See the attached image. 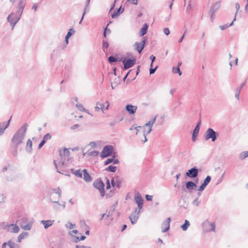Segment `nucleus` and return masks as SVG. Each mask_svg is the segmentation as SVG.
<instances>
[{
    "mask_svg": "<svg viewBox=\"0 0 248 248\" xmlns=\"http://www.w3.org/2000/svg\"><path fill=\"white\" fill-rule=\"evenodd\" d=\"M170 221V217H168L163 222V223L161 224L162 232H165L169 230Z\"/></svg>",
    "mask_w": 248,
    "mask_h": 248,
    "instance_id": "obj_14",
    "label": "nucleus"
},
{
    "mask_svg": "<svg viewBox=\"0 0 248 248\" xmlns=\"http://www.w3.org/2000/svg\"><path fill=\"white\" fill-rule=\"evenodd\" d=\"M208 225L211 227L210 229H209L208 231L209 232H215V228H216V225L215 223L213 222L212 223H210L209 222H208Z\"/></svg>",
    "mask_w": 248,
    "mask_h": 248,
    "instance_id": "obj_44",
    "label": "nucleus"
},
{
    "mask_svg": "<svg viewBox=\"0 0 248 248\" xmlns=\"http://www.w3.org/2000/svg\"><path fill=\"white\" fill-rule=\"evenodd\" d=\"M76 248H91V247L85 246H76Z\"/></svg>",
    "mask_w": 248,
    "mask_h": 248,
    "instance_id": "obj_64",
    "label": "nucleus"
},
{
    "mask_svg": "<svg viewBox=\"0 0 248 248\" xmlns=\"http://www.w3.org/2000/svg\"><path fill=\"white\" fill-rule=\"evenodd\" d=\"M20 16L16 15L14 13H12L7 17V20L10 22L11 25L12 26V29H13L15 26L16 25L17 22L20 19Z\"/></svg>",
    "mask_w": 248,
    "mask_h": 248,
    "instance_id": "obj_4",
    "label": "nucleus"
},
{
    "mask_svg": "<svg viewBox=\"0 0 248 248\" xmlns=\"http://www.w3.org/2000/svg\"><path fill=\"white\" fill-rule=\"evenodd\" d=\"M156 116L152 119L151 120L149 121L147 123H146L145 125L146 126H149V128H152V126L154 123L155 122Z\"/></svg>",
    "mask_w": 248,
    "mask_h": 248,
    "instance_id": "obj_35",
    "label": "nucleus"
},
{
    "mask_svg": "<svg viewBox=\"0 0 248 248\" xmlns=\"http://www.w3.org/2000/svg\"><path fill=\"white\" fill-rule=\"evenodd\" d=\"M14 150L12 151V154L14 156H16L17 155V147H15L13 146Z\"/></svg>",
    "mask_w": 248,
    "mask_h": 248,
    "instance_id": "obj_56",
    "label": "nucleus"
},
{
    "mask_svg": "<svg viewBox=\"0 0 248 248\" xmlns=\"http://www.w3.org/2000/svg\"><path fill=\"white\" fill-rule=\"evenodd\" d=\"M193 9V6H192L190 1H189L188 2V4L187 6L186 9V12L187 13H189L190 11H191Z\"/></svg>",
    "mask_w": 248,
    "mask_h": 248,
    "instance_id": "obj_46",
    "label": "nucleus"
},
{
    "mask_svg": "<svg viewBox=\"0 0 248 248\" xmlns=\"http://www.w3.org/2000/svg\"><path fill=\"white\" fill-rule=\"evenodd\" d=\"M112 217V213L110 212V211H109L107 215H106V214H102V217H101V218L100 219V220H102L103 219V218L105 217Z\"/></svg>",
    "mask_w": 248,
    "mask_h": 248,
    "instance_id": "obj_47",
    "label": "nucleus"
},
{
    "mask_svg": "<svg viewBox=\"0 0 248 248\" xmlns=\"http://www.w3.org/2000/svg\"><path fill=\"white\" fill-rule=\"evenodd\" d=\"M186 29L185 30L183 35H182V36L178 40V43H181L183 41V39H184V38L185 37V34H186Z\"/></svg>",
    "mask_w": 248,
    "mask_h": 248,
    "instance_id": "obj_60",
    "label": "nucleus"
},
{
    "mask_svg": "<svg viewBox=\"0 0 248 248\" xmlns=\"http://www.w3.org/2000/svg\"><path fill=\"white\" fill-rule=\"evenodd\" d=\"M6 245H8L10 248H19V246L18 245L15 243L12 240H9L7 242H5Z\"/></svg>",
    "mask_w": 248,
    "mask_h": 248,
    "instance_id": "obj_29",
    "label": "nucleus"
},
{
    "mask_svg": "<svg viewBox=\"0 0 248 248\" xmlns=\"http://www.w3.org/2000/svg\"><path fill=\"white\" fill-rule=\"evenodd\" d=\"M11 118L8 121L7 124L5 125V123H0V135H2L5 130L8 127Z\"/></svg>",
    "mask_w": 248,
    "mask_h": 248,
    "instance_id": "obj_18",
    "label": "nucleus"
},
{
    "mask_svg": "<svg viewBox=\"0 0 248 248\" xmlns=\"http://www.w3.org/2000/svg\"><path fill=\"white\" fill-rule=\"evenodd\" d=\"M105 170L108 171L114 172L116 170V167L112 165H110L109 166L106 168Z\"/></svg>",
    "mask_w": 248,
    "mask_h": 248,
    "instance_id": "obj_41",
    "label": "nucleus"
},
{
    "mask_svg": "<svg viewBox=\"0 0 248 248\" xmlns=\"http://www.w3.org/2000/svg\"><path fill=\"white\" fill-rule=\"evenodd\" d=\"M75 32V30H74L72 28L70 29L66 35L65 37V42L66 44H68V39L69 37L72 36L73 34H74Z\"/></svg>",
    "mask_w": 248,
    "mask_h": 248,
    "instance_id": "obj_23",
    "label": "nucleus"
},
{
    "mask_svg": "<svg viewBox=\"0 0 248 248\" xmlns=\"http://www.w3.org/2000/svg\"><path fill=\"white\" fill-rule=\"evenodd\" d=\"M59 155L60 157V164L61 166L60 169L62 170V168H63L64 166H66V162H68L69 160V158L66 156V155L65 154H63V150H60L59 151Z\"/></svg>",
    "mask_w": 248,
    "mask_h": 248,
    "instance_id": "obj_7",
    "label": "nucleus"
},
{
    "mask_svg": "<svg viewBox=\"0 0 248 248\" xmlns=\"http://www.w3.org/2000/svg\"><path fill=\"white\" fill-rule=\"evenodd\" d=\"M207 185H206V184H205L204 183H202L201 186L199 187V189H198V190L200 191H203L205 188L206 187V186H207Z\"/></svg>",
    "mask_w": 248,
    "mask_h": 248,
    "instance_id": "obj_52",
    "label": "nucleus"
},
{
    "mask_svg": "<svg viewBox=\"0 0 248 248\" xmlns=\"http://www.w3.org/2000/svg\"><path fill=\"white\" fill-rule=\"evenodd\" d=\"M152 129L151 128H149L148 130L146 132L144 131L143 136L144 137V140H142L143 143H145L147 141V139L146 138L147 135L148 134H149V133H150V132L152 131Z\"/></svg>",
    "mask_w": 248,
    "mask_h": 248,
    "instance_id": "obj_39",
    "label": "nucleus"
},
{
    "mask_svg": "<svg viewBox=\"0 0 248 248\" xmlns=\"http://www.w3.org/2000/svg\"><path fill=\"white\" fill-rule=\"evenodd\" d=\"M140 213V210L136 208L135 211L129 216V218L132 224H134L136 223V221L139 218Z\"/></svg>",
    "mask_w": 248,
    "mask_h": 248,
    "instance_id": "obj_11",
    "label": "nucleus"
},
{
    "mask_svg": "<svg viewBox=\"0 0 248 248\" xmlns=\"http://www.w3.org/2000/svg\"><path fill=\"white\" fill-rule=\"evenodd\" d=\"M146 41L147 39L146 37H144L142 42L140 43L137 42L134 44V48L139 52V54H140L144 49Z\"/></svg>",
    "mask_w": 248,
    "mask_h": 248,
    "instance_id": "obj_9",
    "label": "nucleus"
},
{
    "mask_svg": "<svg viewBox=\"0 0 248 248\" xmlns=\"http://www.w3.org/2000/svg\"><path fill=\"white\" fill-rule=\"evenodd\" d=\"M186 188L189 190L193 189L197 186L196 184L192 181L187 182L186 184Z\"/></svg>",
    "mask_w": 248,
    "mask_h": 248,
    "instance_id": "obj_25",
    "label": "nucleus"
},
{
    "mask_svg": "<svg viewBox=\"0 0 248 248\" xmlns=\"http://www.w3.org/2000/svg\"><path fill=\"white\" fill-rule=\"evenodd\" d=\"M115 157V154L112 156V158H108L104 163L105 165H108L110 163H113L114 164H117L119 163L118 159H114Z\"/></svg>",
    "mask_w": 248,
    "mask_h": 248,
    "instance_id": "obj_17",
    "label": "nucleus"
},
{
    "mask_svg": "<svg viewBox=\"0 0 248 248\" xmlns=\"http://www.w3.org/2000/svg\"><path fill=\"white\" fill-rule=\"evenodd\" d=\"M76 106L77 108L80 111H83V110L84 109L83 106L81 104H77Z\"/></svg>",
    "mask_w": 248,
    "mask_h": 248,
    "instance_id": "obj_51",
    "label": "nucleus"
},
{
    "mask_svg": "<svg viewBox=\"0 0 248 248\" xmlns=\"http://www.w3.org/2000/svg\"><path fill=\"white\" fill-rule=\"evenodd\" d=\"M65 226L70 229H72L75 226V224H73L70 222H68V223L65 225Z\"/></svg>",
    "mask_w": 248,
    "mask_h": 248,
    "instance_id": "obj_53",
    "label": "nucleus"
},
{
    "mask_svg": "<svg viewBox=\"0 0 248 248\" xmlns=\"http://www.w3.org/2000/svg\"><path fill=\"white\" fill-rule=\"evenodd\" d=\"M134 201L138 205V209L141 210L143 207V200L140 193H138L134 196Z\"/></svg>",
    "mask_w": 248,
    "mask_h": 248,
    "instance_id": "obj_10",
    "label": "nucleus"
},
{
    "mask_svg": "<svg viewBox=\"0 0 248 248\" xmlns=\"http://www.w3.org/2000/svg\"><path fill=\"white\" fill-rule=\"evenodd\" d=\"M247 157H248V151L242 152L239 155V158L241 160H244Z\"/></svg>",
    "mask_w": 248,
    "mask_h": 248,
    "instance_id": "obj_34",
    "label": "nucleus"
},
{
    "mask_svg": "<svg viewBox=\"0 0 248 248\" xmlns=\"http://www.w3.org/2000/svg\"><path fill=\"white\" fill-rule=\"evenodd\" d=\"M54 220H42L41 221V223L43 224L44 225V228L45 229H47L49 227L52 225L53 222Z\"/></svg>",
    "mask_w": 248,
    "mask_h": 248,
    "instance_id": "obj_21",
    "label": "nucleus"
},
{
    "mask_svg": "<svg viewBox=\"0 0 248 248\" xmlns=\"http://www.w3.org/2000/svg\"><path fill=\"white\" fill-rule=\"evenodd\" d=\"M145 199L148 201H152L153 199V196L149 195H145Z\"/></svg>",
    "mask_w": 248,
    "mask_h": 248,
    "instance_id": "obj_61",
    "label": "nucleus"
},
{
    "mask_svg": "<svg viewBox=\"0 0 248 248\" xmlns=\"http://www.w3.org/2000/svg\"><path fill=\"white\" fill-rule=\"evenodd\" d=\"M27 219L26 218H22L19 223V225L22 229L24 230H30L32 227V223L29 222L26 224Z\"/></svg>",
    "mask_w": 248,
    "mask_h": 248,
    "instance_id": "obj_13",
    "label": "nucleus"
},
{
    "mask_svg": "<svg viewBox=\"0 0 248 248\" xmlns=\"http://www.w3.org/2000/svg\"><path fill=\"white\" fill-rule=\"evenodd\" d=\"M200 129L195 127L192 133V140L193 141H195L199 132Z\"/></svg>",
    "mask_w": 248,
    "mask_h": 248,
    "instance_id": "obj_30",
    "label": "nucleus"
},
{
    "mask_svg": "<svg viewBox=\"0 0 248 248\" xmlns=\"http://www.w3.org/2000/svg\"><path fill=\"white\" fill-rule=\"evenodd\" d=\"M200 203V201H199L198 200V198L197 199H196L195 200H194L193 202H192V204L194 205H195L196 206H199V204Z\"/></svg>",
    "mask_w": 248,
    "mask_h": 248,
    "instance_id": "obj_55",
    "label": "nucleus"
},
{
    "mask_svg": "<svg viewBox=\"0 0 248 248\" xmlns=\"http://www.w3.org/2000/svg\"><path fill=\"white\" fill-rule=\"evenodd\" d=\"M90 0H87V1H86V6L84 8V12H83V13L82 14V17H81V19L79 22V24H80L84 18V16L86 13V11L87 10V7H88L89 6V3H90Z\"/></svg>",
    "mask_w": 248,
    "mask_h": 248,
    "instance_id": "obj_38",
    "label": "nucleus"
},
{
    "mask_svg": "<svg viewBox=\"0 0 248 248\" xmlns=\"http://www.w3.org/2000/svg\"><path fill=\"white\" fill-rule=\"evenodd\" d=\"M45 140H42V141L39 143L38 145V149H41L42 146L46 143Z\"/></svg>",
    "mask_w": 248,
    "mask_h": 248,
    "instance_id": "obj_62",
    "label": "nucleus"
},
{
    "mask_svg": "<svg viewBox=\"0 0 248 248\" xmlns=\"http://www.w3.org/2000/svg\"><path fill=\"white\" fill-rule=\"evenodd\" d=\"M26 150L29 153H31L32 150V141L28 139L26 143Z\"/></svg>",
    "mask_w": 248,
    "mask_h": 248,
    "instance_id": "obj_27",
    "label": "nucleus"
},
{
    "mask_svg": "<svg viewBox=\"0 0 248 248\" xmlns=\"http://www.w3.org/2000/svg\"><path fill=\"white\" fill-rule=\"evenodd\" d=\"M136 60L135 58L133 59H126L124 58L123 60V63L124 64V69H127L129 68L132 67L136 63Z\"/></svg>",
    "mask_w": 248,
    "mask_h": 248,
    "instance_id": "obj_8",
    "label": "nucleus"
},
{
    "mask_svg": "<svg viewBox=\"0 0 248 248\" xmlns=\"http://www.w3.org/2000/svg\"><path fill=\"white\" fill-rule=\"evenodd\" d=\"M27 126L28 124L27 123L24 124L14 135L11 140L13 146L17 147L19 145L23 143V140L25 137Z\"/></svg>",
    "mask_w": 248,
    "mask_h": 248,
    "instance_id": "obj_1",
    "label": "nucleus"
},
{
    "mask_svg": "<svg viewBox=\"0 0 248 248\" xmlns=\"http://www.w3.org/2000/svg\"><path fill=\"white\" fill-rule=\"evenodd\" d=\"M63 154H65L66 155V156H67L69 158V155H70V151L68 149L64 148L63 150Z\"/></svg>",
    "mask_w": 248,
    "mask_h": 248,
    "instance_id": "obj_54",
    "label": "nucleus"
},
{
    "mask_svg": "<svg viewBox=\"0 0 248 248\" xmlns=\"http://www.w3.org/2000/svg\"><path fill=\"white\" fill-rule=\"evenodd\" d=\"M211 180V177L210 176H207L205 179H204L203 181V183L206 184V185H208V184L209 183Z\"/></svg>",
    "mask_w": 248,
    "mask_h": 248,
    "instance_id": "obj_49",
    "label": "nucleus"
},
{
    "mask_svg": "<svg viewBox=\"0 0 248 248\" xmlns=\"http://www.w3.org/2000/svg\"><path fill=\"white\" fill-rule=\"evenodd\" d=\"M79 124H75L71 127V129L72 130H75V129L78 128V127H79Z\"/></svg>",
    "mask_w": 248,
    "mask_h": 248,
    "instance_id": "obj_63",
    "label": "nucleus"
},
{
    "mask_svg": "<svg viewBox=\"0 0 248 248\" xmlns=\"http://www.w3.org/2000/svg\"><path fill=\"white\" fill-rule=\"evenodd\" d=\"M82 172H83L84 180L87 182H91L92 181V178L90 175L89 174V173L87 172V170H83Z\"/></svg>",
    "mask_w": 248,
    "mask_h": 248,
    "instance_id": "obj_20",
    "label": "nucleus"
},
{
    "mask_svg": "<svg viewBox=\"0 0 248 248\" xmlns=\"http://www.w3.org/2000/svg\"><path fill=\"white\" fill-rule=\"evenodd\" d=\"M8 231L11 232L17 233L19 231V227L13 224H10L8 227Z\"/></svg>",
    "mask_w": 248,
    "mask_h": 248,
    "instance_id": "obj_19",
    "label": "nucleus"
},
{
    "mask_svg": "<svg viewBox=\"0 0 248 248\" xmlns=\"http://www.w3.org/2000/svg\"><path fill=\"white\" fill-rule=\"evenodd\" d=\"M235 8H236V12L235 14V16H236L238 13V10L240 9V4L238 2H236L235 3Z\"/></svg>",
    "mask_w": 248,
    "mask_h": 248,
    "instance_id": "obj_57",
    "label": "nucleus"
},
{
    "mask_svg": "<svg viewBox=\"0 0 248 248\" xmlns=\"http://www.w3.org/2000/svg\"><path fill=\"white\" fill-rule=\"evenodd\" d=\"M218 136L217 132L212 128H208L204 133V140L207 141L211 139L212 142H215Z\"/></svg>",
    "mask_w": 248,
    "mask_h": 248,
    "instance_id": "obj_3",
    "label": "nucleus"
},
{
    "mask_svg": "<svg viewBox=\"0 0 248 248\" xmlns=\"http://www.w3.org/2000/svg\"><path fill=\"white\" fill-rule=\"evenodd\" d=\"M235 20H236L235 16H234L233 20L230 24H226L224 25H220V26H219V27L221 30H225L227 29L229 27L232 26L233 25V22Z\"/></svg>",
    "mask_w": 248,
    "mask_h": 248,
    "instance_id": "obj_31",
    "label": "nucleus"
},
{
    "mask_svg": "<svg viewBox=\"0 0 248 248\" xmlns=\"http://www.w3.org/2000/svg\"><path fill=\"white\" fill-rule=\"evenodd\" d=\"M240 88H236L235 90V97L238 101H239L240 99V93L241 91Z\"/></svg>",
    "mask_w": 248,
    "mask_h": 248,
    "instance_id": "obj_40",
    "label": "nucleus"
},
{
    "mask_svg": "<svg viewBox=\"0 0 248 248\" xmlns=\"http://www.w3.org/2000/svg\"><path fill=\"white\" fill-rule=\"evenodd\" d=\"M124 11V8L122 9V6L120 7L116 11H115L112 15L111 17L113 18H116Z\"/></svg>",
    "mask_w": 248,
    "mask_h": 248,
    "instance_id": "obj_22",
    "label": "nucleus"
},
{
    "mask_svg": "<svg viewBox=\"0 0 248 248\" xmlns=\"http://www.w3.org/2000/svg\"><path fill=\"white\" fill-rule=\"evenodd\" d=\"M28 234V232H22L18 236L17 242H20L22 239H23L25 236H27Z\"/></svg>",
    "mask_w": 248,
    "mask_h": 248,
    "instance_id": "obj_37",
    "label": "nucleus"
},
{
    "mask_svg": "<svg viewBox=\"0 0 248 248\" xmlns=\"http://www.w3.org/2000/svg\"><path fill=\"white\" fill-rule=\"evenodd\" d=\"M53 162H54V164L55 165V168H56V169L57 170V171L58 173H61V174H63V173L62 171H61L60 170H61L62 171H63V169L65 168V166H64L63 168H62V170L60 169V168L58 169V165H57V163L56 162V161L55 160H54ZM60 168H61V167Z\"/></svg>",
    "mask_w": 248,
    "mask_h": 248,
    "instance_id": "obj_45",
    "label": "nucleus"
},
{
    "mask_svg": "<svg viewBox=\"0 0 248 248\" xmlns=\"http://www.w3.org/2000/svg\"><path fill=\"white\" fill-rule=\"evenodd\" d=\"M98 154H99V152L98 151H92V152H90L88 153V155L90 156H95L98 155Z\"/></svg>",
    "mask_w": 248,
    "mask_h": 248,
    "instance_id": "obj_48",
    "label": "nucleus"
},
{
    "mask_svg": "<svg viewBox=\"0 0 248 248\" xmlns=\"http://www.w3.org/2000/svg\"><path fill=\"white\" fill-rule=\"evenodd\" d=\"M51 138V136L49 133H47L46 134L44 137H43V140H45V141L46 142V141L50 139Z\"/></svg>",
    "mask_w": 248,
    "mask_h": 248,
    "instance_id": "obj_50",
    "label": "nucleus"
},
{
    "mask_svg": "<svg viewBox=\"0 0 248 248\" xmlns=\"http://www.w3.org/2000/svg\"><path fill=\"white\" fill-rule=\"evenodd\" d=\"M220 2L217 1L212 5L210 10L213 11V13H215L220 8Z\"/></svg>",
    "mask_w": 248,
    "mask_h": 248,
    "instance_id": "obj_24",
    "label": "nucleus"
},
{
    "mask_svg": "<svg viewBox=\"0 0 248 248\" xmlns=\"http://www.w3.org/2000/svg\"><path fill=\"white\" fill-rule=\"evenodd\" d=\"M71 171L73 174H75L77 177H78L79 178H81L82 177V173L80 170H75L74 169H71Z\"/></svg>",
    "mask_w": 248,
    "mask_h": 248,
    "instance_id": "obj_28",
    "label": "nucleus"
},
{
    "mask_svg": "<svg viewBox=\"0 0 248 248\" xmlns=\"http://www.w3.org/2000/svg\"><path fill=\"white\" fill-rule=\"evenodd\" d=\"M199 170L196 167H194L188 170L186 173V176L190 178H195L198 175Z\"/></svg>",
    "mask_w": 248,
    "mask_h": 248,
    "instance_id": "obj_12",
    "label": "nucleus"
},
{
    "mask_svg": "<svg viewBox=\"0 0 248 248\" xmlns=\"http://www.w3.org/2000/svg\"><path fill=\"white\" fill-rule=\"evenodd\" d=\"M163 32L164 34L166 35H168L170 34V30L168 28H165L163 29Z\"/></svg>",
    "mask_w": 248,
    "mask_h": 248,
    "instance_id": "obj_59",
    "label": "nucleus"
},
{
    "mask_svg": "<svg viewBox=\"0 0 248 248\" xmlns=\"http://www.w3.org/2000/svg\"><path fill=\"white\" fill-rule=\"evenodd\" d=\"M148 28V25L147 23H145L143 24L140 31V36H143L145 34H146L147 30Z\"/></svg>",
    "mask_w": 248,
    "mask_h": 248,
    "instance_id": "obj_26",
    "label": "nucleus"
},
{
    "mask_svg": "<svg viewBox=\"0 0 248 248\" xmlns=\"http://www.w3.org/2000/svg\"><path fill=\"white\" fill-rule=\"evenodd\" d=\"M137 109V107L136 106H133L131 104H128L125 107L126 110L130 114H134Z\"/></svg>",
    "mask_w": 248,
    "mask_h": 248,
    "instance_id": "obj_16",
    "label": "nucleus"
},
{
    "mask_svg": "<svg viewBox=\"0 0 248 248\" xmlns=\"http://www.w3.org/2000/svg\"><path fill=\"white\" fill-rule=\"evenodd\" d=\"M157 68V66H155V68H150V69L149 70L150 74L152 75V74H154L155 72V71L156 70Z\"/></svg>",
    "mask_w": 248,
    "mask_h": 248,
    "instance_id": "obj_58",
    "label": "nucleus"
},
{
    "mask_svg": "<svg viewBox=\"0 0 248 248\" xmlns=\"http://www.w3.org/2000/svg\"><path fill=\"white\" fill-rule=\"evenodd\" d=\"M109 44L106 41H103L102 43V49L104 52H106L108 48Z\"/></svg>",
    "mask_w": 248,
    "mask_h": 248,
    "instance_id": "obj_36",
    "label": "nucleus"
},
{
    "mask_svg": "<svg viewBox=\"0 0 248 248\" xmlns=\"http://www.w3.org/2000/svg\"><path fill=\"white\" fill-rule=\"evenodd\" d=\"M25 6V2L24 0H20L18 6V10L17 11L16 15L19 16L20 17L23 13L24 7Z\"/></svg>",
    "mask_w": 248,
    "mask_h": 248,
    "instance_id": "obj_15",
    "label": "nucleus"
},
{
    "mask_svg": "<svg viewBox=\"0 0 248 248\" xmlns=\"http://www.w3.org/2000/svg\"><path fill=\"white\" fill-rule=\"evenodd\" d=\"M62 191L60 187L57 189H53L52 190L50 195V201L56 205H54V208L58 209L59 207L61 206V204L59 202V200L61 197Z\"/></svg>",
    "mask_w": 248,
    "mask_h": 248,
    "instance_id": "obj_2",
    "label": "nucleus"
},
{
    "mask_svg": "<svg viewBox=\"0 0 248 248\" xmlns=\"http://www.w3.org/2000/svg\"><path fill=\"white\" fill-rule=\"evenodd\" d=\"M123 60V58L119 59L116 58L113 56H110L108 58V61L109 63H112L114 62H117L119 61H121Z\"/></svg>",
    "mask_w": 248,
    "mask_h": 248,
    "instance_id": "obj_32",
    "label": "nucleus"
},
{
    "mask_svg": "<svg viewBox=\"0 0 248 248\" xmlns=\"http://www.w3.org/2000/svg\"><path fill=\"white\" fill-rule=\"evenodd\" d=\"M93 186L98 189L102 197L105 195L104 184L101 180H96L93 184Z\"/></svg>",
    "mask_w": 248,
    "mask_h": 248,
    "instance_id": "obj_5",
    "label": "nucleus"
},
{
    "mask_svg": "<svg viewBox=\"0 0 248 248\" xmlns=\"http://www.w3.org/2000/svg\"><path fill=\"white\" fill-rule=\"evenodd\" d=\"M190 225V224L189 221L187 220H185L184 224H183L181 227L183 231H186L187 230Z\"/></svg>",
    "mask_w": 248,
    "mask_h": 248,
    "instance_id": "obj_33",
    "label": "nucleus"
},
{
    "mask_svg": "<svg viewBox=\"0 0 248 248\" xmlns=\"http://www.w3.org/2000/svg\"><path fill=\"white\" fill-rule=\"evenodd\" d=\"M172 72L174 74L178 73L179 76H181L182 74L180 69L179 67H173L172 68Z\"/></svg>",
    "mask_w": 248,
    "mask_h": 248,
    "instance_id": "obj_42",
    "label": "nucleus"
},
{
    "mask_svg": "<svg viewBox=\"0 0 248 248\" xmlns=\"http://www.w3.org/2000/svg\"><path fill=\"white\" fill-rule=\"evenodd\" d=\"M102 103H100L99 102L96 103V106L94 108L96 111H99L102 109Z\"/></svg>",
    "mask_w": 248,
    "mask_h": 248,
    "instance_id": "obj_43",
    "label": "nucleus"
},
{
    "mask_svg": "<svg viewBox=\"0 0 248 248\" xmlns=\"http://www.w3.org/2000/svg\"><path fill=\"white\" fill-rule=\"evenodd\" d=\"M113 150V147L111 145H106L104 147L101 154V156L103 158L107 157L110 156Z\"/></svg>",
    "mask_w": 248,
    "mask_h": 248,
    "instance_id": "obj_6",
    "label": "nucleus"
}]
</instances>
